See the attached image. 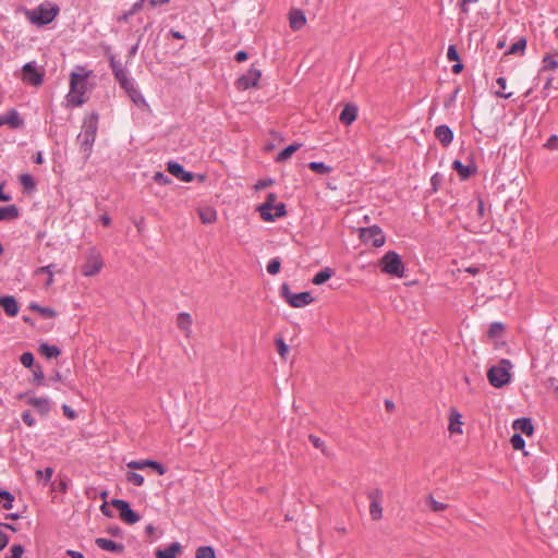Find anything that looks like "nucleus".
<instances>
[{
    "mask_svg": "<svg viewBox=\"0 0 558 558\" xmlns=\"http://www.w3.org/2000/svg\"><path fill=\"white\" fill-rule=\"evenodd\" d=\"M34 383L39 386L45 385L44 372L40 366H36L34 369Z\"/></svg>",
    "mask_w": 558,
    "mask_h": 558,
    "instance_id": "nucleus-53",
    "label": "nucleus"
},
{
    "mask_svg": "<svg viewBox=\"0 0 558 558\" xmlns=\"http://www.w3.org/2000/svg\"><path fill=\"white\" fill-rule=\"evenodd\" d=\"M22 420L29 427L34 426L36 423L33 414L29 411H24L22 413Z\"/></svg>",
    "mask_w": 558,
    "mask_h": 558,
    "instance_id": "nucleus-55",
    "label": "nucleus"
},
{
    "mask_svg": "<svg viewBox=\"0 0 558 558\" xmlns=\"http://www.w3.org/2000/svg\"><path fill=\"white\" fill-rule=\"evenodd\" d=\"M435 137L440 142V144L445 147L449 146L453 140L452 130L446 125H438L434 131Z\"/></svg>",
    "mask_w": 558,
    "mask_h": 558,
    "instance_id": "nucleus-16",
    "label": "nucleus"
},
{
    "mask_svg": "<svg viewBox=\"0 0 558 558\" xmlns=\"http://www.w3.org/2000/svg\"><path fill=\"white\" fill-rule=\"evenodd\" d=\"M149 466L156 470L160 475L166 473V468L157 461L150 460Z\"/></svg>",
    "mask_w": 558,
    "mask_h": 558,
    "instance_id": "nucleus-59",
    "label": "nucleus"
},
{
    "mask_svg": "<svg viewBox=\"0 0 558 558\" xmlns=\"http://www.w3.org/2000/svg\"><path fill=\"white\" fill-rule=\"evenodd\" d=\"M496 83L499 86V88L501 89V90H498L496 93V95L498 97H501V98H505V99H509L512 96V93H505L504 92L506 89V86H507V80L505 77L500 76V77H498L496 80Z\"/></svg>",
    "mask_w": 558,
    "mask_h": 558,
    "instance_id": "nucleus-42",
    "label": "nucleus"
},
{
    "mask_svg": "<svg viewBox=\"0 0 558 558\" xmlns=\"http://www.w3.org/2000/svg\"><path fill=\"white\" fill-rule=\"evenodd\" d=\"M381 266V270L390 276L395 277H403L404 275V264L399 254L395 251L387 252L379 262Z\"/></svg>",
    "mask_w": 558,
    "mask_h": 558,
    "instance_id": "nucleus-6",
    "label": "nucleus"
},
{
    "mask_svg": "<svg viewBox=\"0 0 558 558\" xmlns=\"http://www.w3.org/2000/svg\"><path fill=\"white\" fill-rule=\"evenodd\" d=\"M24 553V547L22 545H13L11 547V555L9 558H22Z\"/></svg>",
    "mask_w": 558,
    "mask_h": 558,
    "instance_id": "nucleus-54",
    "label": "nucleus"
},
{
    "mask_svg": "<svg viewBox=\"0 0 558 558\" xmlns=\"http://www.w3.org/2000/svg\"><path fill=\"white\" fill-rule=\"evenodd\" d=\"M461 414L457 410H451L450 416H449V432L451 434H461Z\"/></svg>",
    "mask_w": 558,
    "mask_h": 558,
    "instance_id": "nucleus-26",
    "label": "nucleus"
},
{
    "mask_svg": "<svg viewBox=\"0 0 558 558\" xmlns=\"http://www.w3.org/2000/svg\"><path fill=\"white\" fill-rule=\"evenodd\" d=\"M510 444L514 450H522L525 446L523 437L518 433L511 436Z\"/></svg>",
    "mask_w": 558,
    "mask_h": 558,
    "instance_id": "nucleus-44",
    "label": "nucleus"
},
{
    "mask_svg": "<svg viewBox=\"0 0 558 558\" xmlns=\"http://www.w3.org/2000/svg\"><path fill=\"white\" fill-rule=\"evenodd\" d=\"M260 77V71L252 68L245 75H242L238 80V86L241 89H247L251 87H256L258 80Z\"/></svg>",
    "mask_w": 558,
    "mask_h": 558,
    "instance_id": "nucleus-13",
    "label": "nucleus"
},
{
    "mask_svg": "<svg viewBox=\"0 0 558 558\" xmlns=\"http://www.w3.org/2000/svg\"><path fill=\"white\" fill-rule=\"evenodd\" d=\"M196 558H216L215 550L211 546H201L196 549Z\"/></svg>",
    "mask_w": 558,
    "mask_h": 558,
    "instance_id": "nucleus-38",
    "label": "nucleus"
},
{
    "mask_svg": "<svg viewBox=\"0 0 558 558\" xmlns=\"http://www.w3.org/2000/svg\"><path fill=\"white\" fill-rule=\"evenodd\" d=\"M3 125L7 124L11 129H21L24 125V121L20 113L15 109L9 110L5 114H2Z\"/></svg>",
    "mask_w": 558,
    "mask_h": 558,
    "instance_id": "nucleus-17",
    "label": "nucleus"
},
{
    "mask_svg": "<svg viewBox=\"0 0 558 558\" xmlns=\"http://www.w3.org/2000/svg\"><path fill=\"white\" fill-rule=\"evenodd\" d=\"M144 3H146V1H143V0H138L137 2H135V3L132 5V8H131V10H130L129 14H130V15H133V14H135L136 12H138V11L143 8Z\"/></svg>",
    "mask_w": 558,
    "mask_h": 558,
    "instance_id": "nucleus-63",
    "label": "nucleus"
},
{
    "mask_svg": "<svg viewBox=\"0 0 558 558\" xmlns=\"http://www.w3.org/2000/svg\"><path fill=\"white\" fill-rule=\"evenodd\" d=\"M276 345H277V349H278V353H279V355H280L282 359H286V354L288 353L289 348H288V345L286 344V342L282 340V338H277V339H276Z\"/></svg>",
    "mask_w": 558,
    "mask_h": 558,
    "instance_id": "nucleus-50",
    "label": "nucleus"
},
{
    "mask_svg": "<svg viewBox=\"0 0 558 558\" xmlns=\"http://www.w3.org/2000/svg\"><path fill=\"white\" fill-rule=\"evenodd\" d=\"M56 266L53 264H50V265H47V266H44V267H39L35 270V275H40V274H47V275H50V272H53V268Z\"/></svg>",
    "mask_w": 558,
    "mask_h": 558,
    "instance_id": "nucleus-58",
    "label": "nucleus"
},
{
    "mask_svg": "<svg viewBox=\"0 0 558 558\" xmlns=\"http://www.w3.org/2000/svg\"><path fill=\"white\" fill-rule=\"evenodd\" d=\"M308 168L318 174H327L331 171V167L318 161H312L308 163Z\"/></svg>",
    "mask_w": 558,
    "mask_h": 558,
    "instance_id": "nucleus-33",
    "label": "nucleus"
},
{
    "mask_svg": "<svg viewBox=\"0 0 558 558\" xmlns=\"http://www.w3.org/2000/svg\"><path fill=\"white\" fill-rule=\"evenodd\" d=\"M277 196L275 193H269L266 201L258 206L257 210L265 221H274L276 218L286 216V205L283 203H277Z\"/></svg>",
    "mask_w": 558,
    "mask_h": 558,
    "instance_id": "nucleus-5",
    "label": "nucleus"
},
{
    "mask_svg": "<svg viewBox=\"0 0 558 558\" xmlns=\"http://www.w3.org/2000/svg\"><path fill=\"white\" fill-rule=\"evenodd\" d=\"M20 183L27 191H32L36 186L34 178L28 173H23L20 175Z\"/></svg>",
    "mask_w": 558,
    "mask_h": 558,
    "instance_id": "nucleus-39",
    "label": "nucleus"
},
{
    "mask_svg": "<svg viewBox=\"0 0 558 558\" xmlns=\"http://www.w3.org/2000/svg\"><path fill=\"white\" fill-rule=\"evenodd\" d=\"M192 317L189 313H180L177 317L178 327L185 333L186 337L191 333Z\"/></svg>",
    "mask_w": 558,
    "mask_h": 558,
    "instance_id": "nucleus-25",
    "label": "nucleus"
},
{
    "mask_svg": "<svg viewBox=\"0 0 558 558\" xmlns=\"http://www.w3.org/2000/svg\"><path fill=\"white\" fill-rule=\"evenodd\" d=\"M29 308L32 311H35L37 313H39L41 316L46 317V318H52L56 316V312L54 310L50 308V307H44V306H40L36 303H32L29 305Z\"/></svg>",
    "mask_w": 558,
    "mask_h": 558,
    "instance_id": "nucleus-34",
    "label": "nucleus"
},
{
    "mask_svg": "<svg viewBox=\"0 0 558 558\" xmlns=\"http://www.w3.org/2000/svg\"><path fill=\"white\" fill-rule=\"evenodd\" d=\"M0 306L7 315L13 317L19 313V305L16 300L11 295L0 296Z\"/></svg>",
    "mask_w": 558,
    "mask_h": 558,
    "instance_id": "nucleus-21",
    "label": "nucleus"
},
{
    "mask_svg": "<svg viewBox=\"0 0 558 558\" xmlns=\"http://www.w3.org/2000/svg\"><path fill=\"white\" fill-rule=\"evenodd\" d=\"M100 510L102 512L104 515L108 517V518H112L113 517V512L110 510L109 508V505L107 501H105L101 507H100Z\"/></svg>",
    "mask_w": 558,
    "mask_h": 558,
    "instance_id": "nucleus-64",
    "label": "nucleus"
},
{
    "mask_svg": "<svg viewBox=\"0 0 558 558\" xmlns=\"http://www.w3.org/2000/svg\"><path fill=\"white\" fill-rule=\"evenodd\" d=\"M272 183H274V181L271 179L259 180L256 183L255 189L256 190H263V189H266V187L270 186Z\"/></svg>",
    "mask_w": 558,
    "mask_h": 558,
    "instance_id": "nucleus-61",
    "label": "nucleus"
},
{
    "mask_svg": "<svg viewBox=\"0 0 558 558\" xmlns=\"http://www.w3.org/2000/svg\"><path fill=\"white\" fill-rule=\"evenodd\" d=\"M357 117V107L353 104H347L342 109L339 120L345 125H350L355 121Z\"/></svg>",
    "mask_w": 558,
    "mask_h": 558,
    "instance_id": "nucleus-20",
    "label": "nucleus"
},
{
    "mask_svg": "<svg viewBox=\"0 0 558 558\" xmlns=\"http://www.w3.org/2000/svg\"><path fill=\"white\" fill-rule=\"evenodd\" d=\"M333 271L330 268H325L316 274L312 280V282L316 286H320L325 283L328 279L331 278Z\"/></svg>",
    "mask_w": 558,
    "mask_h": 558,
    "instance_id": "nucleus-31",
    "label": "nucleus"
},
{
    "mask_svg": "<svg viewBox=\"0 0 558 558\" xmlns=\"http://www.w3.org/2000/svg\"><path fill=\"white\" fill-rule=\"evenodd\" d=\"M167 170L170 174L183 182H192L194 179V174L192 172L185 171L183 166L175 161L168 162Z\"/></svg>",
    "mask_w": 558,
    "mask_h": 558,
    "instance_id": "nucleus-15",
    "label": "nucleus"
},
{
    "mask_svg": "<svg viewBox=\"0 0 558 558\" xmlns=\"http://www.w3.org/2000/svg\"><path fill=\"white\" fill-rule=\"evenodd\" d=\"M102 268V259L100 255L94 251H92L85 264L82 267V274L86 277H92L100 271Z\"/></svg>",
    "mask_w": 558,
    "mask_h": 558,
    "instance_id": "nucleus-10",
    "label": "nucleus"
},
{
    "mask_svg": "<svg viewBox=\"0 0 558 558\" xmlns=\"http://www.w3.org/2000/svg\"><path fill=\"white\" fill-rule=\"evenodd\" d=\"M512 428L517 432H520L526 436H531L534 432V426L532 424V420L530 417H521L517 418L512 423Z\"/></svg>",
    "mask_w": 558,
    "mask_h": 558,
    "instance_id": "nucleus-23",
    "label": "nucleus"
},
{
    "mask_svg": "<svg viewBox=\"0 0 558 558\" xmlns=\"http://www.w3.org/2000/svg\"><path fill=\"white\" fill-rule=\"evenodd\" d=\"M95 544L106 551H112L121 554L124 550V545L121 543H116L111 539L98 537L95 539Z\"/></svg>",
    "mask_w": 558,
    "mask_h": 558,
    "instance_id": "nucleus-18",
    "label": "nucleus"
},
{
    "mask_svg": "<svg viewBox=\"0 0 558 558\" xmlns=\"http://www.w3.org/2000/svg\"><path fill=\"white\" fill-rule=\"evenodd\" d=\"M126 83H121L120 87L124 89V92L129 95L131 100L136 106H146V100L142 93L135 87L134 81L132 78H129L125 81Z\"/></svg>",
    "mask_w": 558,
    "mask_h": 558,
    "instance_id": "nucleus-12",
    "label": "nucleus"
},
{
    "mask_svg": "<svg viewBox=\"0 0 558 558\" xmlns=\"http://www.w3.org/2000/svg\"><path fill=\"white\" fill-rule=\"evenodd\" d=\"M452 168L458 172L461 179H468L472 173L475 172V168L471 166L463 165L460 160H454L452 162Z\"/></svg>",
    "mask_w": 558,
    "mask_h": 558,
    "instance_id": "nucleus-27",
    "label": "nucleus"
},
{
    "mask_svg": "<svg viewBox=\"0 0 558 558\" xmlns=\"http://www.w3.org/2000/svg\"><path fill=\"white\" fill-rule=\"evenodd\" d=\"M149 462L150 460L131 461L128 463V468L133 470H143L149 466Z\"/></svg>",
    "mask_w": 558,
    "mask_h": 558,
    "instance_id": "nucleus-49",
    "label": "nucleus"
},
{
    "mask_svg": "<svg viewBox=\"0 0 558 558\" xmlns=\"http://www.w3.org/2000/svg\"><path fill=\"white\" fill-rule=\"evenodd\" d=\"M476 2H478V0H460L459 7H460L461 14L468 15L470 12V4L476 3Z\"/></svg>",
    "mask_w": 558,
    "mask_h": 558,
    "instance_id": "nucleus-51",
    "label": "nucleus"
},
{
    "mask_svg": "<svg viewBox=\"0 0 558 558\" xmlns=\"http://www.w3.org/2000/svg\"><path fill=\"white\" fill-rule=\"evenodd\" d=\"M39 352L47 359H53L61 354V350L54 344L41 343Z\"/></svg>",
    "mask_w": 558,
    "mask_h": 558,
    "instance_id": "nucleus-29",
    "label": "nucleus"
},
{
    "mask_svg": "<svg viewBox=\"0 0 558 558\" xmlns=\"http://www.w3.org/2000/svg\"><path fill=\"white\" fill-rule=\"evenodd\" d=\"M300 144H291L289 146H287L284 149H282L278 156L276 157V161L277 162H283L286 160H288L299 148H300Z\"/></svg>",
    "mask_w": 558,
    "mask_h": 558,
    "instance_id": "nucleus-30",
    "label": "nucleus"
},
{
    "mask_svg": "<svg viewBox=\"0 0 558 558\" xmlns=\"http://www.w3.org/2000/svg\"><path fill=\"white\" fill-rule=\"evenodd\" d=\"M97 131L98 114L93 112L84 119L82 132L77 136L80 153L82 154L84 161H86L92 155Z\"/></svg>",
    "mask_w": 558,
    "mask_h": 558,
    "instance_id": "nucleus-1",
    "label": "nucleus"
},
{
    "mask_svg": "<svg viewBox=\"0 0 558 558\" xmlns=\"http://www.w3.org/2000/svg\"><path fill=\"white\" fill-rule=\"evenodd\" d=\"M28 403L34 407L40 414H47L51 409V403L48 398H31L28 400Z\"/></svg>",
    "mask_w": 558,
    "mask_h": 558,
    "instance_id": "nucleus-24",
    "label": "nucleus"
},
{
    "mask_svg": "<svg viewBox=\"0 0 558 558\" xmlns=\"http://www.w3.org/2000/svg\"><path fill=\"white\" fill-rule=\"evenodd\" d=\"M23 81L34 86H38L43 83V74L37 70L36 63L27 62L22 69Z\"/></svg>",
    "mask_w": 558,
    "mask_h": 558,
    "instance_id": "nucleus-11",
    "label": "nucleus"
},
{
    "mask_svg": "<svg viewBox=\"0 0 558 558\" xmlns=\"http://www.w3.org/2000/svg\"><path fill=\"white\" fill-rule=\"evenodd\" d=\"M19 216H20L19 208L15 205L0 207V221L13 220V219L19 218Z\"/></svg>",
    "mask_w": 558,
    "mask_h": 558,
    "instance_id": "nucleus-28",
    "label": "nucleus"
},
{
    "mask_svg": "<svg viewBox=\"0 0 558 558\" xmlns=\"http://www.w3.org/2000/svg\"><path fill=\"white\" fill-rule=\"evenodd\" d=\"M199 218L204 223H211L216 220V214L213 210H201Z\"/></svg>",
    "mask_w": 558,
    "mask_h": 558,
    "instance_id": "nucleus-46",
    "label": "nucleus"
},
{
    "mask_svg": "<svg viewBox=\"0 0 558 558\" xmlns=\"http://www.w3.org/2000/svg\"><path fill=\"white\" fill-rule=\"evenodd\" d=\"M53 472L54 470L50 466L46 468L44 471L43 470H37L36 471V477L38 481H40L41 478H44V485H46L47 483L50 482L52 475H53Z\"/></svg>",
    "mask_w": 558,
    "mask_h": 558,
    "instance_id": "nucleus-40",
    "label": "nucleus"
},
{
    "mask_svg": "<svg viewBox=\"0 0 558 558\" xmlns=\"http://www.w3.org/2000/svg\"><path fill=\"white\" fill-rule=\"evenodd\" d=\"M109 64L114 75L116 81L119 83H126L125 81L130 77L128 76V70L122 64L121 61L117 60L114 56H110Z\"/></svg>",
    "mask_w": 558,
    "mask_h": 558,
    "instance_id": "nucleus-14",
    "label": "nucleus"
},
{
    "mask_svg": "<svg viewBox=\"0 0 558 558\" xmlns=\"http://www.w3.org/2000/svg\"><path fill=\"white\" fill-rule=\"evenodd\" d=\"M512 364L509 360L502 359L497 365L492 366L487 372L489 384L495 388H501L510 383V369Z\"/></svg>",
    "mask_w": 558,
    "mask_h": 558,
    "instance_id": "nucleus-4",
    "label": "nucleus"
},
{
    "mask_svg": "<svg viewBox=\"0 0 558 558\" xmlns=\"http://www.w3.org/2000/svg\"><path fill=\"white\" fill-rule=\"evenodd\" d=\"M62 411L63 414L70 420H74L76 417L75 411L71 409L68 404L62 405Z\"/></svg>",
    "mask_w": 558,
    "mask_h": 558,
    "instance_id": "nucleus-60",
    "label": "nucleus"
},
{
    "mask_svg": "<svg viewBox=\"0 0 558 558\" xmlns=\"http://www.w3.org/2000/svg\"><path fill=\"white\" fill-rule=\"evenodd\" d=\"M90 73V71H86L82 66H77V71L71 73L70 93L66 96L70 105L78 107L86 101L84 95L87 90V78Z\"/></svg>",
    "mask_w": 558,
    "mask_h": 558,
    "instance_id": "nucleus-2",
    "label": "nucleus"
},
{
    "mask_svg": "<svg viewBox=\"0 0 558 558\" xmlns=\"http://www.w3.org/2000/svg\"><path fill=\"white\" fill-rule=\"evenodd\" d=\"M126 480L135 486H142L144 483V477L140 473L135 472H129L126 474Z\"/></svg>",
    "mask_w": 558,
    "mask_h": 558,
    "instance_id": "nucleus-45",
    "label": "nucleus"
},
{
    "mask_svg": "<svg viewBox=\"0 0 558 558\" xmlns=\"http://www.w3.org/2000/svg\"><path fill=\"white\" fill-rule=\"evenodd\" d=\"M426 504L429 506L430 510L434 512H441L448 508L447 504L437 501L432 495H429L427 497Z\"/></svg>",
    "mask_w": 558,
    "mask_h": 558,
    "instance_id": "nucleus-35",
    "label": "nucleus"
},
{
    "mask_svg": "<svg viewBox=\"0 0 558 558\" xmlns=\"http://www.w3.org/2000/svg\"><path fill=\"white\" fill-rule=\"evenodd\" d=\"M368 498L372 501H377V502H380L381 498H383V492L378 488L372 490L369 494H368Z\"/></svg>",
    "mask_w": 558,
    "mask_h": 558,
    "instance_id": "nucleus-57",
    "label": "nucleus"
},
{
    "mask_svg": "<svg viewBox=\"0 0 558 558\" xmlns=\"http://www.w3.org/2000/svg\"><path fill=\"white\" fill-rule=\"evenodd\" d=\"M111 505L119 511V517L123 522L134 524L140 521V514L131 509L128 501L122 499H112Z\"/></svg>",
    "mask_w": 558,
    "mask_h": 558,
    "instance_id": "nucleus-9",
    "label": "nucleus"
},
{
    "mask_svg": "<svg viewBox=\"0 0 558 558\" xmlns=\"http://www.w3.org/2000/svg\"><path fill=\"white\" fill-rule=\"evenodd\" d=\"M282 298L292 307H303L311 304L314 299L310 292L292 293L287 283H283L280 288Z\"/></svg>",
    "mask_w": 558,
    "mask_h": 558,
    "instance_id": "nucleus-7",
    "label": "nucleus"
},
{
    "mask_svg": "<svg viewBox=\"0 0 558 558\" xmlns=\"http://www.w3.org/2000/svg\"><path fill=\"white\" fill-rule=\"evenodd\" d=\"M558 68V60L556 59V56L553 54H546L543 58V66L542 71L546 70H555Z\"/></svg>",
    "mask_w": 558,
    "mask_h": 558,
    "instance_id": "nucleus-36",
    "label": "nucleus"
},
{
    "mask_svg": "<svg viewBox=\"0 0 558 558\" xmlns=\"http://www.w3.org/2000/svg\"><path fill=\"white\" fill-rule=\"evenodd\" d=\"M20 361H21L23 366L29 368V367H32L34 365V355L31 352H24L21 355Z\"/></svg>",
    "mask_w": 558,
    "mask_h": 558,
    "instance_id": "nucleus-48",
    "label": "nucleus"
},
{
    "mask_svg": "<svg viewBox=\"0 0 558 558\" xmlns=\"http://www.w3.org/2000/svg\"><path fill=\"white\" fill-rule=\"evenodd\" d=\"M369 514L373 520L377 521L383 515V508L380 506V502L372 501L369 505Z\"/></svg>",
    "mask_w": 558,
    "mask_h": 558,
    "instance_id": "nucleus-41",
    "label": "nucleus"
},
{
    "mask_svg": "<svg viewBox=\"0 0 558 558\" xmlns=\"http://www.w3.org/2000/svg\"><path fill=\"white\" fill-rule=\"evenodd\" d=\"M447 58L450 61H459V53L456 46L450 45L447 50Z\"/></svg>",
    "mask_w": 558,
    "mask_h": 558,
    "instance_id": "nucleus-56",
    "label": "nucleus"
},
{
    "mask_svg": "<svg viewBox=\"0 0 558 558\" xmlns=\"http://www.w3.org/2000/svg\"><path fill=\"white\" fill-rule=\"evenodd\" d=\"M59 11L60 9L57 4L44 2L36 9L27 11L26 15L33 24L44 26L51 23L58 15Z\"/></svg>",
    "mask_w": 558,
    "mask_h": 558,
    "instance_id": "nucleus-3",
    "label": "nucleus"
},
{
    "mask_svg": "<svg viewBox=\"0 0 558 558\" xmlns=\"http://www.w3.org/2000/svg\"><path fill=\"white\" fill-rule=\"evenodd\" d=\"M13 501L14 496L10 492L0 489V504L5 510L13 508Z\"/></svg>",
    "mask_w": 558,
    "mask_h": 558,
    "instance_id": "nucleus-32",
    "label": "nucleus"
},
{
    "mask_svg": "<svg viewBox=\"0 0 558 558\" xmlns=\"http://www.w3.org/2000/svg\"><path fill=\"white\" fill-rule=\"evenodd\" d=\"M558 146V136L557 135H551L546 144H545V147L549 148V149H554Z\"/></svg>",
    "mask_w": 558,
    "mask_h": 558,
    "instance_id": "nucleus-62",
    "label": "nucleus"
},
{
    "mask_svg": "<svg viewBox=\"0 0 558 558\" xmlns=\"http://www.w3.org/2000/svg\"><path fill=\"white\" fill-rule=\"evenodd\" d=\"M154 181L158 184L166 185L171 182V179L165 173L158 171L154 174Z\"/></svg>",
    "mask_w": 558,
    "mask_h": 558,
    "instance_id": "nucleus-52",
    "label": "nucleus"
},
{
    "mask_svg": "<svg viewBox=\"0 0 558 558\" xmlns=\"http://www.w3.org/2000/svg\"><path fill=\"white\" fill-rule=\"evenodd\" d=\"M289 22H290V27L293 31L301 29L306 23V17H305L304 12L300 9L291 10L290 14H289Z\"/></svg>",
    "mask_w": 558,
    "mask_h": 558,
    "instance_id": "nucleus-19",
    "label": "nucleus"
},
{
    "mask_svg": "<svg viewBox=\"0 0 558 558\" xmlns=\"http://www.w3.org/2000/svg\"><path fill=\"white\" fill-rule=\"evenodd\" d=\"M504 330V325L501 323H493L489 326L487 335L489 338L495 339L498 338Z\"/></svg>",
    "mask_w": 558,
    "mask_h": 558,
    "instance_id": "nucleus-43",
    "label": "nucleus"
},
{
    "mask_svg": "<svg viewBox=\"0 0 558 558\" xmlns=\"http://www.w3.org/2000/svg\"><path fill=\"white\" fill-rule=\"evenodd\" d=\"M525 47H526V39L524 37H521L518 39V41H515L514 44L511 45L508 53H510V54L523 53L525 50Z\"/></svg>",
    "mask_w": 558,
    "mask_h": 558,
    "instance_id": "nucleus-37",
    "label": "nucleus"
},
{
    "mask_svg": "<svg viewBox=\"0 0 558 558\" xmlns=\"http://www.w3.org/2000/svg\"><path fill=\"white\" fill-rule=\"evenodd\" d=\"M360 236L364 244H368L374 247H380L384 245L386 240L381 229L377 226L361 229Z\"/></svg>",
    "mask_w": 558,
    "mask_h": 558,
    "instance_id": "nucleus-8",
    "label": "nucleus"
},
{
    "mask_svg": "<svg viewBox=\"0 0 558 558\" xmlns=\"http://www.w3.org/2000/svg\"><path fill=\"white\" fill-rule=\"evenodd\" d=\"M280 266H281L280 259L279 258H272V259L269 260V263L267 265V271L270 275H276V274L279 272Z\"/></svg>",
    "mask_w": 558,
    "mask_h": 558,
    "instance_id": "nucleus-47",
    "label": "nucleus"
},
{
    "mask_svg": "<svg viewBox=\"0 0 558 558\" xmlns=\"http://www.w3.org/2000/svg\"><path fill=\"white\" fill-rule=\"evenodd\" d=\"M182 550L180 543L174 542L163 549H157L155 551L156 558H178Z\"/></svg>",
    "mask_w": 558,
    "mask_h": 558,
    "instance_id": "nucleus-22",
    "label": "nucleus"
}]
</instances>
